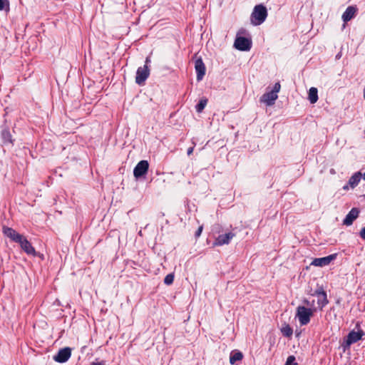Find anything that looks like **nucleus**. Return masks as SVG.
Instances as JSON below:
<instances>
[{
	"label": "nucleus",
	"mask_w": 365,
	"mask_h": 365,
	"mask_svg": "<svg viewBox=\"0 0 365 365\" xmlns=\"http://www.w3.org/2000/svg\"><path fill=\"white\" fill-rule=\"evenodd\" d=\"M356 9L354 6H348L342 15V19L344 22L350 21L355 15Z\"/></svg>",
	"instance_id": "obj_15"
},
{
	"label": "nucleus",
	"mask_w": 365,
	"mask_h": 365,
	"mask_svg": "<svg viewBox=\"0 0 365 365\" xmlns=\"http://www.w3.org/2000/svg\"><path fill=\"white\" fill-rule=\"evenodd\" d=\"M277 94L273 92L269 91L264 93L260 98V102L266 103L267 106H271L274 103V101L277 98Z\"/></svg>",
	"instance_id": "obj_14"
},
{
	"label": "nucleus",
	"mask_w": 365,
	"mask_h": 365,
	"mask_svg": "<svg viewBox=\"0 0 365 365\" xmlns=\"http://www.w3.org/2000/svg\"><path fill=\"white\" fill-rule=\"evenodd\" d=\"M315 293L322 299V307H324L328 304L329 301L327 299V293L322 288L316 290Z\"/></svg>",
	"instance_id": "obj_18"
},
{
	"label": "nucleus",
	"mask_w": 365,
	"mask_h": 365,
	"mask_svg": "<svg viewBox=\"0 0 365 365\" xmlns=\"http://www.w3.org/2000/svg\"><path fill=\"white\" fill-rule=\"evenodd\" d=\"M349 184H348V185H344V186L343 187V189H344V190H347L349 189Z\"/></svg>",
	"instance_id": "obj_32"
},
{
	"label": "nucleus",
	"mask_w": 365,
	"mask_h": 365,
	"mask_svg": "<svg viewBox=\"0 0 365 365\" xmlns=\"http://www.w3.org/2000/svg\"><path fill=\"white\" fill-rule=\"evenodd\" d=\"M91 365H106V364H104V362L101 361V362H92L91 364Z\"/></svg>",
	"instance_id": "obj_30"
},
{
	"label": "nucleus",
	"mask_w": 365,
	"mask_h": 365,
	"mask_svg": "<svg viewBox=\"0 0 365 365\" xmlns=\"http://www.w3.org/2000/svg\"><path fill=\"white\" fill-rule=\"evenodd\" d=\"M150 62V58L147 57L146 59H145V65H148Z\"/></svg>",
	"instance_id": "obj_31"
},
{
	"label": "nucleus",
	"mask_w": 365,
	"mask_h": 365,
	"mask_svg": "<svg viewBox=\"0 0 365 365\" xmlns=\"http://www.w3.org/2000/svg\"><path fill=\"white\" fill-rule=\"evenodd\" d=\"M359 235L363 240H365V227L361 230Z\"/></svg>",
	"instance_id": "obj_28"
},
{
	"label": "nucleus",
	"mask_w": 365,
	"mask_h": 365,
	"mask_svg": "<svg viewBox=\"0 0 365 365\" xmlns=\"http://www.w3.org/2000/svg\"><path fill=\"white\" fill-rule=\"evenodd\" d=\"M1 136L4 145L13 144L12 135L9 130L4 129L1 131Z\"/></svg>",
	"instance_id": "obj_16"
},
{
	"label": "nucleus",
	"mask_w": 365,
	"mask_h": 365,
	"mask_svg": "<svg viewBox=\"0 0 365 365\" xmlns=\"http://www.w3.org/2000/svg\"><path fill=\"white\" fill-rule=\"evenodd\" d=\"M193 150H194V147H190V148H189L187 149V155H190L192 153Z\"/></svg>",
	"instance_id": "obj_29"
},
{
	"label": "nucleus",
	"mask_w": 365,
	"mask_h": 365,
	"mask_svg": "<svg viewBox=\"0 0 365 365\" xmlns=\"http://www.w3.org/2000/svg\"><path fill=\"white\" fill-rule=\"evenodd\" d=\"M280 88H281L280 83L279 82H277L274 85L272 90L270 91L274 93L275 94H277V93L279 91Z\"/></svg>",
	"instance_id": "obj_26"
},
{
	"label": "nucleus",
	"mask_w": 365,
	"mask_h": 365,
	"mask_svg": "<svg viewBox=\"0 0 365 365\" xmlns=\"http://www.w3.org/2000/svg\"><path fill=\"white\" fill-rule=\"evenodd\" d=\"M267 16V8L262 4L256 5L251 14V21L253 25L262 24Z\"/></svg>",
	"instance_id": "obj_1"
},
{
	"label": "nucleus",
	"mask_w": 365,
	"mask_h": 365,
	"mask_svg": "<svg viewBox=\"0 0 365 365\" xmlns=\"http://www.w3.org/2000/svg\"><path fill=\"white\" fill-rule=\"evenodd\" d=\"M149 168V163L147 160H140L133 170V175L135 178H139L145 175Z\"/></svg>",
	"instance_id": "obj_6"
},
{
	"label": "nucleus",
	"mask_w": 365,
	"mask_h": 365,
	"mask_svg": "<svg viewBox=\"0 0 365 365\" xmlns=\"http://www.w3.org/2000/svg\"><path fill=\"white\" fill-rule=\"evenodd\" d=\"M245 31L242 29L238 32L234 43L235 48L242 51H250L252 48L251 38L239 36L240 34H244Z\"/></svg>",
	"instance_id": "obj_2"
},
{
	"label": "nucleus",
	"mask_w": 365,
	"mask_h": 365,
	"mask_svg": "<svg viewBox=\"0 0 365 365\" xmlns=\"http://www.w3.org/2000/svg\"><path fill=\"white\" fill-rule=\"evenodd\" d=\"M174 281V274L170 273L165 276L164 278V283L167 285H170L173 283Z\"/></svg>",
	"instance_id": "obj_24"
},
{
	"label": "nucleus",
	"mask_w": 365,
	"mask_h": 365,
	"mask_svg": "<svg viewBox=\"0 0 365 365\" xmlns=\"http://www.w3.org/2000/svg\"><path fill=\"white\" fill-rule=\"evenodd\" d=\"M71 356V349L69 347H65L63 349H61L56 355L53 356L54 361L58 363H65L66 362Z\"/></svg>",
	"instance_id": "obj_7"
},
{
	"label": "nucleus",
	"mask_w": 365,
	"mask_h": 365,
	"mask_svg": "<svg viewBox=\"0 0 365 365\" xmlns=\"http://www.w3.org/2000/svg\"><path fill=\"white\" fill-rule=\"evenodd\" d=\"M207 103V99L202 98L200 100L198 103L195 106V110L197 113H201L205 107L206 106Z\"/></svg>",
	"instance_id": "obj_22"
},
{
	"label": "nucleus",
	"mask_w": 365,
	"mask_h": 365,
	"mask_svg": "<svg viewBox=\"0 0 365 365\" xmlns=\"http://www.w3.org/2000/svg\"><path fill=\"white\" fill-rule=\"evenodd\" d=\"M313 312L310 308L299 306L297 309L296 317L299 319L301 325H306L310 322Z\"/></svg>",
	"instance_id": "obj_3"
},
{
	"label": "nucleus",
	"mask_w": 365,
	"mask_h": 365,
	"mask_svg": "<svg viewBox=\"0 0 365 365\" xmlns=\"http://www.w3.org/2000/svg\"><path fill=\"white\" fill-rule=\"evenodd\" d=\"M3 233L5 236L9 237L11 240L19 243L23 240L24 235L18 233L15 230L9 227H3Z\"/></svg>",
	"instance_id": "obj_8"
},
{
	"label": "nucleus",
	"mask_w": 365,
	"mask_h": 365,
	"mask_svg": "<svg viewBox=\"0 0 365 365\" xmlns=\"http://www.w3.org/2000/svg\"><path fill=\"white\" fill-rule=\"evenodd\" d=\"M285 365H298L297 362H295V357L294 356H289L286 361Z\"/></svg>",
	"instance_id": "obj_25"
},
{
	"label": "nucleus",
	"mask_w": 365,
	"mask_h": 365,
	"mask_svg": "<svg viewBox=\"0 0 365 365\" xmlns=\"http://www.w3.org/2000/svg\"><path fill=\"white\" fill-rule=\"evenodd\" d=\"M336 254H332V255H328L327 257L315 258L312 261L311 264L316 266V267H324V266L329 264L331 261H333L334 259H336Z\"/></svg>",
	"instance_id": "obj_9"
},
{
	"label": "nucleus",
	"mask_w": 365,
	"mask_h": 365,
	"mask_svg": "<svg viewBox=\"0 0 365 365\" xmlns=\"http://www.w3.org/2000/svg\"><path fill=\"white\" fill-rule=\"evenodd\" d=\"M363 95H364V98L365 99V86H364V91H363Z\"/></svg>",
	"instance_id": "obj_33"
},
{
	"label": "nucleus",
	"mask_w": 365,
	"mask_h": 365,
	"mask_svg": "<svg viewBox=\"0 0 365 365\" xmlns=\"http://www.w3.org/2000/svg\"><path fill=\"white\" fill-rule=\"evenodd\" d=\"M243 358V354L240 351L232 352L230 356V363L234 365L236 361H241Z\"/></svg>",
	"instance_id": "obj_20"
},
{
	"label": "nucleus",
	"mask_w": 365,
	"mask_h": 365,
	"mask_svg": "<svg viewBox=\"0 0 365 365\" xmlns=\"http://www.w3.org/2000/svg\"><path fill=\"white\" fill-rule=\"evenodd\" d=\"M0 11H5L6 13L10 11V3L9 0H0Z\"/></svg>",
	"instance_id": "obj_23"
},
{
	"label": "nucleus",
	"mask_w": 365,
	"mask_h": 365,
	"mask_svg": "<svg viewBox=\"0 0 365 365\" xmlns=\"http://www.w3.org/2000/svg\"><path fill=\"white\" fill-rule=\"evenodd\" d=\"M365 332L362 329H359L357 331L354 330L351 331L344 341L345 346L349 347L351 344L361 340Z\"/></svg>",
	"instance_id": "obj_5"
},
{
	"label": "nucleus",
	"mask_w": 365,
	"mask_h": 365,
	"mask_svg": "<svg viewBox=\"0 0 365 365\" xmlns=\"http://www.w3.org/2000/svg\"><path fill=\"white\" fill-rule=\"evenodd\" d=\"M363 178H364V180H365V173H364V175H363Z\"/></svg>",
	"instance_id": "obj_34"
},
{
	"label": "nucleus",
	"mask_w": 365,
	"mask_h": 365,
	"mask_svg": "<svg viewBox=\"0 0 365 365\" xmlns=\"http://www.w3.org/2000/svg\"><path fill=\"white\" fill-rule=\"evenodd\" d=\"M281 332L283 336L286 337H291L293 334V330L289 324H286L281 329Z\"/></svg>",
	"instance_id": "obj_21"
},
{
	"label": "nucleus",
	"mask_w": 365,
	"mask_h": 365,
	"mask_svg": "<svg viewBox=\"0 0 365 365\" xmlns=\"http://www.w3.org/2000/svg\"><path fill=\"white\" fill-rule=\"evenodd\" d=\"M308 98L311 103H314L318 100V91L316 88L312 87L309 91Z\"/></svg>",
	"instance_id": "obj_19"
},
{
	"label": "nucleus",
	"mask_w": 365,
	"mask_h": 365,
	"mask_svg": "<svg viewBox=\"0 0 365 365\" xmlns=\"http://www.w3.org/2000/svg\"><path fill=\"white\" fill-rule=\"evenodd\" d=\"M359 210L356 207H353L343 221V224L349 226L353 224V222L359 217Z\"/></svg>",
	"instance_id": "obj_13"
},
{
	"label": "nucleus",
	"mask_w": 365,
	"mask_h": 365,
	"mask_svg": "<svg viewBox=\"0 0 365 365\" xmlns=\"http://www.w3.org/2000/svg\"><path fill=\"white\" fill-rule=\"evenodd\" d=\"M361 178V173L360 172H357L354 173L349 180V185L351 188H354L358 185Z\"/></svg>",
	"instance_id": "obj_17"
},
{
	"label": "nucleus",
	"mask_w": 365,
	"mask_h": 365,
	"mask_svg": "<svg viewBox=\"0 0 365 365\" xmlns=\"http://www.w3.org/2000/svg\"><path fill=\"white\" fill-rule=\"evenodd\" d=\"M150 75V70L148 65L139 67L136 71L135 83L138 85H143Z\"/></svg>",
	"instance_id": "obj_4"
},
{
	"label": "nucleus",
	"mask_w": 365,
	"mask_h": 365,
	"mask_svg": "<svg viewBox=\"0 0 365 365\" xmlns=\"http://www.w3.org/2000/svg\"><path fill=\"white\" fill-rule=\"evenodd\" d=\"M195 68L197 73V80L201 81L205 75L206 68L202 58H198L195 61Z\"/></svg>",
	"instance_id": "obj_10"
},
{
	"label": "nucleus",
	"mask_w": 365,
	"mask_h": 365,
	"mask_svg": "<svg viewBox=\"0 0 365 365\" xmlns=\"http://www.w3.org/2000/svg\"><path fill=\"white\" fill-rule=\"evenodd\" d=\"M235 236V234L233 232H228L224 235H219L215 242L214 245L216 246H222L224 245H228L230 240Z\"/></svg>",
	"instance_id": "obj_11"
},
{
	"label": "nucleus",
	"mask_w": 365,
	"mask_h": 365,
	"mask_svg": "<svg viewBox=\"0 0 365 365\" xmlns=\"http://www.w3.org/2000/svg\"><path fill=\"white\" fill-rule=\"evenodd\" d=\"M202 229H203V226L201 225L198 227L197 230L195 232V237H199L202 233Z\"/></svg>",
	"instance_id": "obj_27"
},
{
	"label": "nucleus",
	"mask_w": 365,
	"mask_h": 365,
	"mask_svg": "<svg viewBox=\"0 0 365 365\" xmlns=\"http://www.w3.org/2000/svg\"><path fill=\"white\" fill-rule=\"evenodd\" d=\"M19 244L20 245L21 249L29 255L36 256V252L35 248L32 246L30 242L27 240V239L24 237L23 240H21Z\"/></svg>",
	"instance_id": "obj_12"
}]
</instances>
